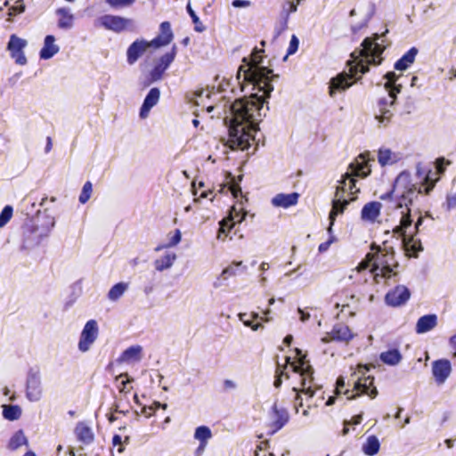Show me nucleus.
<instances>
[{
	"instance_id": "obj_1",
	"label": "nucleus",
	"mask_w": 456,
	"mask_h": 456,
	"mask_svg": "<svg viewBox=\"0 0 456 456\" xmlns=\"http://www.w3.org/2000/svg\"><path fill=\"white\" fill-rule=\"evenodd\" d=\"M262 50L255 48L250 60L246 57L237 72L236 80L241 92L250 90L248 97L238 99L229 107V115L224 118L229 120V138L225 145L231 150L246 151L255 140V133L258 130V122L264 103L273 91L271 84L274 75L272 69L261 66Z\"/></svg>"
},
{
	"instance_id": "obj_2",
	"label": "nucleus",
	"mask_w": 456,
	"mask_h": 456,
	"mask_svg": "<svg viewBox=\"0 0 456 456\" xmlns=\"http://www.w3.org/2000/svg\"><path fill=\"white\" fill-rule=\"evenodd\" d=\"M425 182L426 184L417 186V184L411 183L409 173L402 172L396 177L393 189L379 197L381 200L386 202V210L387 212H399V224L393 228V232L402 238L403 249L409 256L416 257L419 252L423 251L421 241L416 238V235L420 231L424 216H419L418 217L415 223L414 234L407 236L406 231L411 226L413 222L410 206L418 198L419 194L422 192L429 193L435 185V183L428 175L426 176Z\"/></svg>"
},
{
	"instance_id": "obj_3",
	"label": "nucleus",
	"mask_w": 456,
	"mask_h": 456,
	"mask_svg": "<svg viewBox=\"0 0 456 456\" xmlns=\"http://www.w3.org/2000/svg\"><path fill=\"white\" fill-rule=\"evenodd\" d=\"M387 29L382 34L375 33L366 37L361 44L362 48L355 49L351 53L352 60L347 61L349 72H342L332 77L330 81L329 94L334 97L338 92H343L352 86L351 79L359 80L362 75L369 71V65H379L382 61L381 54L387 46L385 44V36Z\"/></svg>"
},
{
	"instance_id": "obj_4",
	"label": "nucleus",
	"mask_w": 456,
	"mask_h": 456,
	"mask_svg": "<svg viewBox=\"0 0 456 456\" xmlns=\"http://www.w3.org/2000/svg\"><path fill=\"white\" fill-rule=\"evenodd\" d=\"M349 171L344 174L341 179L338 181V185L336 188L334 199L332 200V208L330 212V228L329 232H331V226L334 224L336 216L342 214L349 204L350 200L346 199L347 195H354L359 192V189L356 188L355 177H367L370 173V167L365 158V154H360L348 167Z\"/></svg>"
},
{
	"instance_id": "obj_5",
	"label": "nucleus",
	"mask_w": 456,
	"mask_h": 456,
	"mask_svg": "<svg viewBox=\"0 0 456 456\" xmlns=\"http://www.w3.org/2000/svg\"><path fill=\"white\" fill-rule=\"evenodd\" d=\"M366 257L367 260L360 263L353 272L361 273L366 271L370 264L373 262L368 274L370 277H373L377 282H379V278L389 279L397 274L396 269L399 265L395 259V251L392 247H384L383 248L378 247L376 253H369Z\"/></svg>"
},
{
	"instance_id": "obj_6",
	"label": "nucleus",
	"mask_w": 456,
	"mask_h": 456,
	"mask_svg": "<svg viewBox=\"0 0 456 456\" xmlns=\"http://www.w3.org/2000/svg\"><path fill=\"white\" fill-rule=\"evenodd\" d=\"M385 78L387 80L385 84V87L387 90L388 94L387 97L379 100L378 107L379 114L375 116V118L378 120L379 126H387L391 120V118L393 117L395 101L396 99L397 94L401 92L402 88L401 85L395 84L398 76L395 72H387L385 75Z\"/></svg>"
},
{
	"instance_id": "obj_7",
	"label": "nucleus",
	"mask_w": 456,
	"mask_h": 456,
	"mask_svg": "<svg viewBox=\"0 0 456 456\" xmlns=\"http://www.w3.org/2000/svg\"><path fill=\"white\" fill-rule=\"evenodd\" d=\"M289 361H290V358L286 357V362L289 363L293 371L299 373L302 378L301 392L304 393L305 395H307L309 398L313 397L314 395L315 391L314 389V378H313L314 370H313L312 366H310L308 364L305 365V362L303 359L300 360L298 363H296V362L290 363Z\"/></svg>"
},
{
	"instance_id": "obj_8",
	"label": "nucleus",
	"mask_w": 456,
	"mask_h": 456,
	"mask_svg": "<svg viewBox=\"0 0 456 456\" xmlns=\"http://www.w3.org/2000/svg\"><path fill=\"white\" fill-rule=\"evenodd\" d=\"M99 336V326L95 320H89L85 324L79 337L77 348L81 353L88 352Z\"/></svg>"
},
{
	"instance_id": "obj_9",
	"label": "nucleus",
	"mask_w": 456,
	"mask_h": 456,
	"mask_svg": "<svg viewBox=\"0 0 456 456\" xmlns=\"http://www.w3.org/2000/svg\"><path fill=\"white\" fill-rule=\"evenodd\" d=\"M96 22L104 28L116 33L134 28V20L132 19L111 14L101 16Z\"/></svg>"
},
{
	"instance_id": "obj_10",
	"label": "nucleus",
	"mask_w": 456,
	"mask_h": 456,
	"mask_svg": "<svg viewBox=\"0 0 456 456\" xmlns=\"http://www.w3.org/2000/svg\"><path fill=\"white\" fill-rule=\"evenodd\" d=\"M28 45V41L17 35L12 34L10 36L9 42L7 44V50L10 52V55L14 59L15 62L19 65L27 64V58L24 54V49Z\"/></svg>"
},
{
	"instance_id": "obj_11",
	"label": "nucleus",
	"mask_w": 456,
	"mask_h": 456,
	"mask_svg": "<svg viewBox=\"0 0 456 456\" xmlns=\"http://www.w3.org/2000/svg\"><path fill=\"white\" fill-rule=\"evenodd\" d=\"M43 395L41 377L38 370H30L27 378L26 396L30 402H38Z\"/></svg>"
},
{
	"instance_id": "obj_12",
	"label": "nucleus",
	"mask_w": 456,
	"mask_h": 456,
	"mask_svg": "<svg viewBox=\"0 0 456 456\" xmlns=\"http://www.w3.org/2000/svg\"><path fill=\"white\" fill-rule=\"evenodd\" d=\"M176 55V45H173L171 51L162 55L150 72L151 80L155 82L162 78L163 74L174 61Z\"/></svg>"
},
{
	"instance_id": "obj_13",
	"label": "nucleus",
	"mask_w": 456,
	"mask_h": 456,
	"mask_svg": "<svg viewBox=\"0 0 456 456\" xmlns=\"http://www.w3.org/2000/svg\"><path fill=\"white\" fill-rule=\"evenodd\" d=\"M46 236L47 233H42L37 227L28 226L23 232L21 248L25 250L31 249L39 245Z\"/></svg>"
},
{
	"instance_id": "obj_14",
	"label": "nucleus",
	"mask_w": 456,
	"mask_h": 456,
	"mask_svg": "<svg viewBox=\"0 0 456 456\" xmlns=\"http://www.w3.org/2000/svg\"><path fill=\"white\" fill-rule=\"evenodd\" d=\"M411 296L410 290L403 285L395 287L386 295V303L391 306H399L405 304Z\"/></svg>"
},
{
	"instance_id": "obj_15",
	"label": "nucleus",
	"mask_w": 456,
	"mask_h": 456,
	"mask_svg": "<svg viewBox=\"0 0 456 456\" xmlns=\"http://www.w3.org/2000/svg\"><path fill=\"white\" fill-rule=\"evenodd\" d=\"M452 372V365L449 360L440 359L432 362V374L436 382L442 385Z\"/></svg>"
},
{
	"instance_id": "obj_16",
	"label": "nucleus",
	"mask_w": 456,
	"mask_h": 456,
	"mask_svg": "<svg viewBox=\"0 0 456 456\" xmlns=\"http://www.w3.org/2000/svg\"><path fill=\"white\" fill-rule=\"evenodd\" d=\"M152 47L151 41L143 39L135 40L130 45L126 51L127 62L130 65L135 63L138 59L147 51L148 48Z\"/></svg>"
},
{
	"instance_id": "obj_17",
	"label": "nucleus",
	"mask_w": 456,
	"mask_h": 456,
	"mask_svg": "<svg viewBox=\"0 0 456 456\" xmlns=\"http://www.w3.org/2000/svg\"><path fill=\"white\" fill-rule=\"evenodd\" d=\"M373 380L374 379L371 376L358 378L357 381L354 383V390L357 393L356 395L349 396L348 399L354 398L361 394H366L370 398H375L378 395V390L373 387Z\"/></svg>"
},
{
	"instance_id": "obj_18",
	"label": "nucleus",
	"mask_w": 456,
	"mask_h": 456,
	"mask_svg": "<svg viewBox=\"0 0 456 456\" xmlns=\"http://www.w3.org/2000/svg\"><path fill=\"white\" fill-rule=\"evenodd\" d=\"M246 215V212H242V208H237V207L233 206L229 216L220 222L218 237L220 238L221 233H225L226 231L231 230L235 224L241 223L245 219Z\"/></svg>"
},
{
	"instance_id": "obj_19",
	"label": "nucleus",
	"mask_w": 456,
	"mask_h": 456,
	"mask_svg": "<svg viewBox=\"0 0 456 456\" xmlns=\"http://www.w3.org/2000/svg\"><path fill=\"white\" fill-rule=\"evenodd\" d=\"M354 337V334L348 328V326L338 323L336 324L331 330L330 333L327 337H324L322 340L327 343L330 340L344 341L347 342Z\"/></svg>"
},
{
	"instance_id": "obj_20",
	"label": "nucleus",
	"mask_w": 456,
	"mask_h": 456,
	"mask_svg": "<svg viewBox=\"0 0 456 456\" xmlns=\"http://www.w3.org/2000/svg\"><path fill=\"white\" fill-rule=\"evenodd\" d=\"M270 418L273 428V432L274 433L281 429L289 421V413L285 408H279L277 403H274L270 412Z\"/></svg>"
},
{
	"instance_id": "obj_21",
	"label": "nucleus",
	"mask_w": 456,
	"mask_h": 456,
	"mask_svg": "<svg viewBox=\"0 0 456 456\" xmlns=\"http://www.w3.org/2000/svg\"><path fill=\"white\" fill-rule=\"evenodd\" d=\"M174 38L171 25L168 21H163L159 26V34L152 39L151 45L154 48L167 45Z\"/></svg>"
},
{
	"instance_id": "obj_22",
	"label": "nucleus",
	"mask_w": 456,
	"mask_h": 456,
	"mask_svg": "<svg viewBox=\"0 0 456 456\" xmlns=\"http://www.w3.org/2000/svg\"><path fill=\"white\" fill-rule=\"evenodd\" d=\"M159 97L160 91L159 88L153 87L149 91L140 110L141 118L144 119L148 118L151 108H153L159 102Z\"/></svg>"
},
{
	"instance_id": "obj_23",
	"label": "nucleus",
	"mask_w": 456,
	"mask_h": 456,
	"mask_svg": "<svg viewBox=\"0 0 456 456\" xmlns=\"http://www.w3.org/2000/svg\"><path fill=\"white\" fill-rule=\"evenodd\" d=\"M142 359V346L135 345L126 348L117 362L119 363H134L139 362Z\"/></svg>"
},
{
	"instance_id": "obj_24",
	"label": "nucleus",
	"mask_w": 456,
	"mask_h": 456,
	"mask_svg": "<svg viewBox=\"0 0 456 456\" xmlns=\"http://www.w3.org/2000/svg\"><path fill=\"white\" fill-rule=\"evenodd\" d=\"M437 320V316L434 314L421 316L416 323V332L418 334H424L432 330L436 327Z\"/></svg>"
},
{
	"instance_id": "obj_25",
	"label": "nucleus",
	"mask_w": 456,
	"mask_h": 456,
	"mask_svg": "<svg viewBox=\"0 0 456 456\" xmlns=\"http://www.w3.org/2000/svg\"><path fill=\"white\" fill-rule=\"evenodd\" d=\"M401 159V154L391 151L387 147H381L378 152V161L382 166L395 164Z\"/></svg>"
},
{
	"instance_id": "obj_26",
	"label": "nucleus",
	"mask_w": 456,
	"mask_h": 456,
	"mask_svg": "<svg viewBox=\"0 0 456 456\" xmlns=\"http://www.w3.org/2000/svg\"><path fill=\"white\" fill-rule=\"evenodd\" d=\"M74 432L77 440L86 445L92 444L94 439L92 428L85 422H78Z\"/></svg>"
},
{
	"instance_id": "obj_27",
	"label": "nucleus",
	"mask_w": 456,
	"mask_h": 456,
	"mask_svg": "<svg viewBox=\"0 0 456 456\" xmlns=\"http://www.w3.org/2000/svg\"><path fill=\"white\" fill-rule=\"evenodd\" d=\"M298 198L299 194L297 192H292L289 194L279 193L273 198L272 203L275 207L287 208L296 205L297 203Z\"/></svg>"
},
{
	"instance_id": "obj_28",
	"label": "nucleus",
	"mask_w": 456,
	"mask_h": 456,
	"mask_svg": "<svg viewBox=\"0 0 456 456\" xmlns=\"http://www.w3.org/2000/svg\"><path fill=\"white\" fill-rule=\"evenodd\" d=\"M381 203L372 201L365 204L362 209L361 216L364 221L375 222L379 216L381 209Z\"/></svg>"
},
{
	"instance_id": "obj_29",
	"label": "nucleus",
	"mask_w": 456,
	"mask_h": 456,
	"mask_svg": "<svg viewBox=\"0 0 456 456\" xmlns=\"http://www.w3.org/2000/svg\"><path fill=\"white\" fill-rule=\"evenodd\" d=\"M55 37L52 35L45 37L44 46L40 50L39 55L43 60H49L53 57L60 50L59 46L54 44Z\"/></svg>"
},
{
	"instance_id": "obj_30",
	"label": "nucleus",
	"mask_w": 456,
	"mask_h": 456,
	"mask_svg": "<svg viewBox=\"0 0 456 456\" xmlns=\"http://www.w3.org/2000/svg\"><path fill=\"white\" fill-rule=\"evenodd\" d=\"M59 16L58 27L62 29H70L73 27L74 15L69 8H59L56 11Z\"/></svg>"
},
{
	"instance_id": "obj_31",
	"label": "nucleus",
	"mask_w": 456,
	"mask_h": 456,
	"mask_svg": "<svg viewBox=\"0 0 456 456\" xmlns=\"http://www.w3.org/2000/svg\"><path fill=\"white\" fill-rule=\"evenodd\" d=\"M176 259V255L172 252L166 253L164 256L154 261V267L159 272H163L172 267Z\"/></svg>"
},
{
	"instance_id": "obj_32",
	"label": "nucleus",
	"mask_w": 456,
	"mask_h": 456,
	"mask_svg": "<svg viewBox=\"0 0 456 456\" xmlns=\"http://www.w3.org/2000/svg\"><path fill=\"white\" fill-rule=\"evenodd\" d=\"M380 449V444L376 436H370L362 445V451L365 455H376Z\"/></svg>"
},
{
	"instance_id": "obj_33",
	"label": "nucleus",
	"mask_w": 456,
	"mask_h": 456,
	"mask_svg": "<svg viewBox=\"0 0 456 456\" xmlns=\"http://www.w3.org/2000/svg\"><path fill=\"white\" fill-rule=\"evenodd\" d=\"M417 53L418 50L415 47L411 48L402 56L401 59L395 62V69L398 70H405L411 64L413 63Z\"/></svg>"
},
{
	"instance_id": "obj_34",
	"label": "nucleus",
	"mask_w": 456,
	"mask_h": 456,
	"mask_svg": "<svg viewBox=\"0 0 456 456\" xmlns=\"http://www.w3.org/2000/svg\"><path fill=\"white\" fill-rule=\"evenodd\" d=\"M380 360L388 365H396L401 362L402 354L397 349H392L381 353Z\"/></svg>"
},
{
	"instance_id": "obj_35",
	"label": "nucleus",
	"mask_w": 456,
	"mask_h": 456,
	"mask_svg": "<svg viewBox=\"0 0 456 456\" xmlns=\"http://www.w3.org/2000/svg\"><path fill=\"white\" fill-rule=\"evenodd\" d=\"M3 416L5 419L13 421L17 420L21 416V408L19 405H6L3 406Z\"/></svg>"
},
{
	"instance_id": "obj_36",
	"label": "nucleus",
	"mask_w": 456,
	"mask_h": 456,
	"mask_svg": "<svg viewBox=\"0 0 456 456\" xmlns=\"http://www.w3.org/2000/svg\"><path fill=\"white\" fill-rule=\"evenodd\" d=\"M128 289V283L118 282L112 286L108 292V298L110 301L118 300Z\"/></svg>"
},
{
	"instance_id": "obj_37",
	"label": "nucleus",
	"mask_w": 456,
	"mask_h": 456,
	"mask_svg": "<svg viewBox=\"0 0 456 456\" xmlns=\"http://www.w3.org/2000/svg\"><path fill=\"white\" fill-rule=\"evenodd\" d=\"M28 444V439L25 436L23 431L19 430L11 438V440L9 442V448L12 450H16L20 446H21L23 444Z\"/></svg>"
},
{
	"instance_id": "obj_38",
	"label": "nucleus",
	"mask_w": 456,
	"mask_h": 456,
	"mask_svg": "<svg viewBox=\"0 0 456 456\" xmlns=\"http://www.w3.org/2000/svg\"><path fill=\"white\" fill-rule=\"evenodd\" d=\"M212 437V432L207 426L198 427L194 433V438L200 443H207Z\"/></svg>"
},
{
	"instance_id": "obj_39",
	"label": "nucleus",
	"mask_w": 456,
	"mask_h": 456,
	"mask_svg": "<svg viewBox=\"0 0 456 456\" xmlns=\"http://www.w3.org/2000/svg\"><path fill=\"white\" fill-rule=\"evenodd\" d=\"M302 0L289 1L283 4L282 14L285 15V24L287 23L289 14L297 12V5Z\"/></svg>"
},
{
	"instance_id": "obj_40",
	"label": "nucleus",
	"mask_w": 456,
	"mask_h": 456,
	"mask_svg": "<svg viewBox=\"0 0 456 456\" xmlns=\"http://www.w3.org/2000/svg\"><path fill=\"white\" fill-rule=\"evenodd\" d=\"M242 265V262L241 261H239V262H233L231 265L227 266L226 268H224L220 275V279H224V280H226L228 279V277H231V276H235L237 274L236 273V267H239V266H241Z\"/></svg>"
},
{
	"instance_id": "obj_41",
	"label": "nucleus",
	"mask_w": 456,
	"mask_h": 456,
	"mask_svg": "<svg viewBox=\"0 0 456 456\" xmlns=\"http://www.w3.org/2000/svg\"><path fill=\"white\" fill-rule=\"evenodd\" d=\"M92 191H93L92 183L90 182H86L84 184L82 191L79 195V202L81 204H85L89 200L91 194H92Z\"/></svg>"
},
{
	"instance_id": "obj_42",
	"label": "nucleus",
	"mask_w": 456,
	"mask_h": 456,
	"mask_svg": "<svg viewBox=\"0 0 456 456\" xmlns=\"http://www.w3.org/2000/svg\"><path fill=\"white\" fill-rule=\"evenodd\" d=\"M12 208L11 206H5L0 213V228L4 227L12 216Z\"/></svg>"
},
{
	"instance_id": "obj_43",
	"label": "nucleus",
	"mask_w": 456,
	"mask_h": 456,
	"mask_svg": "<svg viewBox=\"0 0 456 456\" xmlns=\"http://www.w3.org/2000/svg\"><path fill=\"white\" fill-rule=\"evenodd\" d=\"M25 11V4L23 0H17L15 4L11 6L8 10V15L10 17L22 13Z\"/></svg>"
},
{
	"instance_id": "obj_44",
	"label": "nucleus",
	"mask_w": 456,
	"mask_h": 456,
	"mask_svg": "<svg viewBox=\"0 0 456 456\" xmlns=\"http://www.w3.org/2000/svg\"><path fill=\"white\" fill-rule=\"evenodd\" d=\"M186 9H187V12H189L190 16L191 17L193 23L195 24V30L199 31V32H202L205 28L200 21L199 17L197 16L195 12L192 10L190 4H187Z\"/></svg>"
},
{
	"instance_id": "obj_45",
	"label": "nucleus",
	"mask_w": 456,
	"mask_h": 456,
	"mask_svg": "<svg viewBox=\"0 0 456 456\" xmlns=\"http://www.w3.org/2000/svg\"><path fill=\"white\" fill-rule=\"evenodd\" d=\"M181 240H182L181 231L176 229L172 235L168 234V242L167 244H165L164 247H169V248L175 247L181 241Z\"/></svg>"
},
{
	"instance_id": "obj_46",
	"label": "nucleus",
	"mask_w": 456,
	"mask_h": 456,
	"mask_svg": "<svg viewBox=\"0 0 456 456\" xmlns=\"http://www.w3.org/2000/svg\"><path fill=\"white\" fill-rule=\"evenodd\" d=\"M135 0H106V2L112 7H126L130 6Z\"/></svg>"
},
{
	"instance_id": "obj_47",
	"label": "nucleus",
	"mask_w": 456,
	"mask_h": 456,
	"mask_svg": "<svg viewBox=\"0 0 456 456\" xmlns=\"http://www.w3.org/2000/svg\"><path fill=\"white\" fill-rule=\"evenodd\" d=\"M444 206L447 211L456 208V192H450L447 194Z\"/></svg>"
},
{
	"instance_id": "obj_48",
	"label": "nucleus",
	"mask_w": 456,
	"mask_h": 456,
	"mask_svg": "<svg viewBox=\"0 0 456 456\" xmlns=\"http://www.w3.org/2000/svg\"><path fill=\"white\" fill-rule=\"evenodd\" d=\"M298 45H299V40L297 37V36L293 35L291 37V39H290V42H289V48H288V51H287V54L288 55L294 54L297 51Z\"/></svg>"
},
{
	"instance_id": "obj_49",
	"label": "nucleus",
	"mask_w": 456,
	"mask_h": 456,
	"mask_svg": "<svg viewBox=\"0 0 456 456\" xmlns=\"http://www.w3.org/2000/svg\"><path fill=\"white\" fill-rule=\"evenodd\" d=\"M362 420V415L358 414V415L354 416L350 421H345V428L343 430V434L346 435L348 433V430H349L347 428L348 425H351V424L357 425V424H360Z\"/></svg>"
},
{
	"instance_id": "obj_50",
	"label": "nucleus",
	"mask_w": 456,
	"mask_h": 456,
	"mask_svg": "<svg viewBox=\"0 0 456 456\" xmlns=\"http://www.w3.org/2000/svg\"><path fill=\"white\" fill-rule=\"evenodd\" d=\"M231 183H232V184L230 186V190H231L232 195L235 198H237L239 196V194H241V188L239 185V183L234 180V178H232V181Z\"/></svg>"
},
{
	"instance_id": "obj_51",
	"label": "nucleus",
	"mask_w": 456,
	"mask_h": 456,
	"mask_svg": "<svg viewBox=\"0 0 456 456\" xmlns=\"http://www.w3.org/2000/svg\"><path fill=\"white\" fill-rule=\"evenodd\" d=\"M159 408L166 409L167 408V404H161L159 402H155L153 403V406L150 407V411H151L150 412H147L146 408H143L142 409V413L145 414L147 417H150L152 414V411H156Z\"/></svg>"
},
{
	"instance_id": "obj_52",
	"label": "nucleus",
	"mask_w": 456,
	"mask_h": 456,
	"mask_svg": "<svg viewBox=\"0 0 456 456\" xmlns=\"http://www.w3.org/2000/svg\"><path fill=\"white\" fill-rule=\"evenodd\" d=\"M270 313H271V310L270 309H266L265 311L263 312L265 316L264 317H260L258 313L253 312V313H251V317H252L253 320L261 319V320H263L265 322H269L270 319L267 317V315Z\"/></svg>"
},
{
	"instance_id": "obj_53",
	"label": "nucleus",
	"mask_w": 456,
	"mask_h": 456,
	"mask_svg": "<svg viewBox=\"0 0 456 456\" xmlns=\"http://www.w3.org/2000/svg\"><path fill=\"white\" fill-rule=\"evenodd\" d=\"M245 326L249 327L252 329V330L256 331L259 329H263L264 325L260 322L253 323L250 320H246L243 323Z\"/></svg>"
},
{
	"instance_id": "obj_54",
	"label": "nucleus",
	"mask_w": 456,
	"mask_h": 456,
	"mask_svg": "<svg viewBox=\"0 0 456 456\" xmlns=\"http://www.w3.org/2000/svg\"><path fill=\"white\" fill-rule=\"evenodd\" d=\"M235 8H243L250 5V2L248 0H233L232 3Z\"/></svg>"
},
{
	"instance_id": "obj_55",
	"label": "nucleus",
	"mask_w": 456,
	"mask_h": 456,
	"mask_svg": "<svg viewBox=\"0 0 456 456\" xmlns=\"http://www.w3.org/2000/svg\"><path fill=\"white\" fill-rule=\"evenodd\" d=\"M122 438L120 436L118 435H115L112 438V444L114 446L116 445H121L122 444ZM118 452H124V447L122 446H119L118 449Z\"/></svg>"
},
{
	"instance_id": "obj_56",
	"label": "nucleus",
	"mask_w": 456,
	"mask_h": 456,
	"mask_svg": "<svg viewBox=\"0 0 456 456\" xmlns=\"http://www.w3.org/2000/svg\"><path fill=\"white\" fill-rule=\"evenodd\" d=\"M284 375V372L282 370L279 371V370H276V377H275V380H274V387L276 388L280 387L282 384V379H281V377Z\"/></svg>"
},
{
	"instance_id": "obj_57",
	"label": "nucleus",
	"mask_w": 456,
	"mask_h": 456,
	"mask_svg": "<svg viewBox=\"0 0 456 456\" xmlns=\"http://www.w3.org/2000/svg\"><path fill=\"white\" fill-rule=\"evenodd\" d=\"M331 243H332V240H329L323 243H321L318 248L319 252L323 253V252L327 251Z\"/></svg>"
},
{
	"instance_id": "obj_58",
	"label": "nucleus",
	"mask_w": 456,
	"mask_h": 456,
	"mask_svg": "<svg viewBox=\"0 0 456 456\" xmlns=\"http://www.w3.org/2000/svg\"><path fill=\"white\" fill-rule=\"evenodd\" d=\"M337 387H336V390H337V393L338 394H340L341 393V388H343L345 387V380L342 377H339L338 379H337Z\"/></svg>"
},
{
	"instance_id": "obj_59",
	"label": "nucleus",
	"mask_w": 456,
	"mask_h": 456,
	"mask_svg": "<svg viewBox=\"0 0 456 456\" xmlns=\"http://www.w3.org/2000/svg\"><path fill=\"white\" fill-rule=\"evenodd\" d=\"M449 344L451 347H452L455 350V352L453 353V357H456V334L450 338Z\"/></svg>"
},
{
	"instance_id": "obj_60",
	"label": "nucleus",
	"mask_w": 456,
	"mask_h": 456,
	"mask_svg": "<svg viewBox=\"0 0 456 456\" xmlns=\"http://www.w3.org/2000/svg\"><path fill=\"white\" fill-rule=\"evenodd\" d=\"M297 311L300 314V320L302 322H306L310 318V314L308 313H305L301 308H298Z\"/></svg>"
},
{
	"instance_id": "obj_61",
	"label": "nucleus",
	"mask_w": 456,
	"mask_h": 456,
	"mask_svg": "<svg viewBox=\"0 0 456 456\" xmlns=\"http://www.w3.org/2000/svg\"><path fill=\"white\" fill-rule=\"evenodd\" d=\"M296 401L297 402H296V404H295V409H296V411L298 412L299 407L303 406L302 398H301V396L299 395L298 393H297Z\"/></svg>"
},
{
	"instance_id": "obj_62",
	"label": "nucleus",
	"mask_w": 456,
	"mask_h": 456,
	"mask_svg": "<svg viewBox=\"0 0 456 456\" xmlns=\"http://www.w3.org/2000/svg\"><path fill=\"white\" fill-rule=\"evenodd\" d=\"M206 446H207V443H200V445L195 452L196 455L200 456L202 454V452H204Z\"/></svg>"
},
{
	"instance_id": "obj_63",
	"label": "nucleus",
	"mask_w": 456,
	"mask_h": 456,
	"mask_svg": "<svg viewBox=\"0 0 456 456\" xmlns=\"http://www.w3.org/2000/svg\"><path fill=\"white\" fill-rule=\"evenodd\" d=\"M224 385L226 388L233 389L236 387V383L231 379L224 380Z\"/></svg>"
},
{
	"instance_id": "obj_64",
	"label": "nucleus",
	"mask_w": 456,
	"mask_h": 456,
	"mask_svg": "<svg viewBox=\"0 0 456 456\" xmlns=\"http://www.w3.org/2000/svg\"><path fill=\"white\" fill-rule=\"evenodd\" d=\"M52 147H53L52 138L48 136L46 138V145H45V151L46 153H48L52 150Z\"/></svg>"
}]
</instances>
